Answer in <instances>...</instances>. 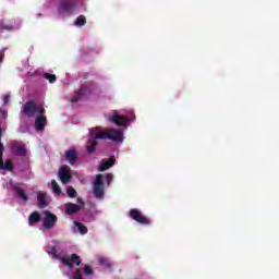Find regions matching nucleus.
Listing matches in <instances>:
<instances>
[{
    "label": "nucleus",
    "instance_id": "obj_1",
    "mask_svg": "<svg viewBox=\"0 0 279 279\" xmlns=\"http://www.w3.org/2000/svg\"><path fill=\"white\" fill-rule=\"evenodd\" d=\"M45 250L52 258L59 260V269L63 276L70 279L93 278V268L87 264H82V258L77 254L65 255L62 251V242L52 240Z\"/></svg>",
    "mask_w": 279,
    "mask_h": 279
},
{
    "label": "nucleus",
    "instance_id": "obj_2",
    "mask_svg": "<svg viewBox=\"0 0 279 279\" xmlns=\"http://www.w3.org/2000/svg\"><path fill=\"white\" fill-rule=\"evenodd\" d=\"M88 0H47L45 10L46 14H56L60 19H66L86 10V3Z\"/></svg>",
    "mask_w": 279,
    "mask_h": 279
},
{
    "label": "nucleus",
    "instance_id": "obj_3",
    "mask_svg": "<svg viewBox=\"0 0 279 279\" xmlns=\"http://www.w3.org/2000/svg\"><path fill=\"white\" fill-rule=\"evenodd\" d=\"M27 119H35L36 132H43L47 126V117H45V107L34 101H28L22 107L20 132H29V126L24 123Z\"/></svg>",
    "mask_w": 279,
    "mask_h": 279
},
{
    "label": "nucleus",
    "instance_id": "obj_4",
    "mask_svg": "<svg viewBox=\"0 0 279 279\" xmlns=\"http://www.w3.org/2000/svg\"><path fill=\"white\" fill-rule=\"evenodd\" d=\"M124 131L117 130V129H99V128H92L89 129V138L86 143V149L88 154H93L95 151V147L97 145V141H112L113 143H118L121 145L123 141H125V136L123 135Z\"/></svg>",
    "mask_w": 279,
    "mask_h": 279
},
{
    "label": "nucleus",
    "instance_id": "obj_5",
    "mask_svg": "<svg viewBox=\"0 0 279 279\" xmlns=\"http://www.w3.org/2000/svg\"><path fill=\"white\" fill-rule=\"evenodd\" d=\"M107 119L111 121V123L121 128V130H126L130 128V123H134V121H136V114L132 108L112 110L107 114Z\"/></svg>",
    "mask_w": 279,
    "mask_h": 279
},
{
    "label": "nucleus",
    "instance_id": "obj_6",
    "mask_svg": "<svg viewBox=\"0 0 279 279\" xmlns=\"http://www.w3.org/2000/svg\"><path fill=\"white\" fill-rule=\"evenodd\" d=\"M114 175L112 173L97 174L94 180V195L97 199H104L106 189L112 184Z\"/></svg>",
    "mask_w": 279,
    "mask_h": 279
},
{
    "label": "nucleus",
    "instance_id": "obj_7",
    "mask_svg": "<svg viewBox=\"0 0 279 279\" xmlns=\"http://www.w3.org/2000/svg\"><path fill=\"white\" fill-rule=\"evenodd\" d=\"M4 189L14 193L15 197L19 199V204H27L29 197L27 193H25V190H23V184L14 183L12 180H9L5 182Z\"/></svg>",
    "mask_w": 279,
    "mask_h": 279
},
{
    "label": "nucleus",
    "instance_id": "obj_8",
    "mask_svg": "<svg viewBox=\"0 0 279 279\" xmlns=\"http://www.w3.org/2000/svg\"><path fill=\"white\" fill-rule=\"evenodd\" d=\"M100 93L101 89H99V87L83 85L76 96L72 98V104H77L80 99H86V97H90V95L99 96Z\"/></svg>",
    "mask_w": 279,
    "mask_h": 279
},
{
    "label": "nucleus",
    "instance_id": "obj_9",
    "mask_svg": "<svg viewBox=\"0 0 279 279\" xmlns=\"http://www.w3.org/2000/svg\"><path fill=\"white\" fill-rule=\"evenodd\" d=\"M129 217L136 221L141 226H151V219H149L141 209L133 208L129 211Z\"/></svg>",
    "mask_w": 279,
    "mask_h": 279
},
{
    "label": "nucleus",
    "instance_id": "obj_10",
    "mask_svg": "<svg viewBox=\"0 0 279 279\" xmlns=\"http://www.w3.org/2000/svg\"><path fill=\"white\" fill-rule=\"evenodd\" d=\"M23 26V21H17L15 22V25H12L10 23V20H1L0 21V31H5V32H16L17 29H21Z\"/></svg>",
    "mask_w": 279,
    "mask_h": 279
},
{
    "label": "nucleus",
    "instance_id": "obj_11",
    "mask_svg": "<svg viewBox=\"0 0 279 279\" xmlns=\"http://www.w3.org/2000/svg\"><path fill=\"white\" fill-rule=\"evenodd\" d=\"M44 215L45 217L43 218V228L46 230L53 228L58 221V217H56V215L51 214L50 211H45Z\"/></svg>",
    "mask_w": 279,
    "mask_h": 279
},
{
    "label": "nucleus",
    "instance_id": "obj_12",
    "mask_svg": "<svg viewBox=\"0 0 279 279\" xmlns=\"http://www.w3.org/2000/svg\"><path fill=\"white\" fill-rule=\"evenodd\" d=\"M59 180L62 182V184H66L71 180V167L69 166H62L59 169Z\"/></svg>",
    "mask_w": 279,
    "mask_h": 279
},
{
    "label": "nucleus",
    "instance_id": "obj_13",
    "mask_svg": "<svg viewBox=\"0 0 279 279\" xmlns=\"http://www.w3.org/2000/svg\"><path fill=\"white\" fill-rule=\"evenodd\" d=\"M77 202L80 205H75L72 203H66L63 208H64V213L66 215H75V213H77V210H80L82 208V206H84V203H82L81 198H77Z\"/></svg>",
    "mask_w": 279,
    "mask_h": 279
},
{
    "label": "nucleus",
    "instance_id": "obj_14",
    "mask_svg": "<svg viewBox=\"0 0 279 279\" xmlns=\"http://www.w3.org/2000/svg\"><path fill=\"white\" fill-rule=\"evenodd\" d=\"M71 230L74 234H88V228L82 222L74 221Z\"/></svg>",
    "mask_w": 279,
    "mask_h": 279
},
{
    "label": "nucleus",
    "instance_id": "obj_15",
    "mask_svg": "<svg viewBox=\"0 0 279 279\" xmlns=\"http://www.w3.org/2000/svg\"><path fill=\"white\" fill-rule=\"evenodd\" d=\"M11 97L12 96L10 94H4L2 96V107L0 108V114L4 119H8V109L5 108V106H10Z\"/></svg>",
    "mask_w": 279,
    "mask_h": 279
},
{
    "label": "nucleus",
    "instance_id": "obj_16",
    "mask_svg": "<svg viewBox=\"0 0 279 279\" xmlns=\"http://www.w3.org/2000/svg\"><path fill=\"white\" fill-rule=\"evenodd\" d=\"M12 151L15 154V156H25L27 150L23 142H14L12 144Z\"/></svg>",
    "mask_w": 279,
    "mask_h": 279
},
{
    "label": "nucleus",
    "instance_id": "obj_17",
    "mask_svg": "<svg viewBox=\"0 0 279 279\" xmlns=\"http://www.w3.org/2000/svg\"><path fill=\"white\" fill-rule=\"evenodd\" d=\"M114 157H111L109 159H102L99 163L98 171H108V169L114 167Z\"/></svg>",
    "mask_w": 279,
    "mask_h": 279
},
{
    "label": "nucleus",
    "instance_id": "obj_18",
    "mask_svg": "<svg viewBox=\"0 0 279 279\" xmlns=\"http://www.w3.org/2000/svg\"><path fill=\"white\" fill-rule=\"evenodd\" d=\"M65 160L69 165H75L77 162V150L71 148L65 151Z\"/></svg>",
    "mask_w": 279,
    "mask_h": 279
},
{
    "label": "nucleus",
    "instance_id": "obj_19",
    "mask_svg": "<svg viewBox=\"0 0 279 279\" xmlns=\"http://www.w3.org/2000/svg\"><path fill=\"white\" fill-rule=\"evenodd\" d=\"M40 221V214L38 211L32 213L28 217V226H36Z\"/></svg>",
    "mask_w": 279,
    "mask_h": 279
},
{
    "label": "nucleus",
    "instance_id": "obj_20",
    "mask_svg": "<svg viewBox=\"0 0 279 279\" xmlns=\"http://www.w3.org/2000/svg\"><path fill=\"white\" fill-rule=\"evenodd\" d=\"M37 202H38L40 208H45L47 206V196L45 195V193H43V192L38 193Z\"/></svg>",
    "mask_w": 279,
    "mask_h": 279
},
{
    "label": "nucleus",
    "instance_id": "obj_21",
    "mask_svg": "<svg viewBox=\"0 0 279 279\" xmlns=\"http://www.w3.org/2000/svg\"><path fill=\"white\" fill-rule=\"evenodd\" d=\"M22 71L24 72L23 75L25 77H27V75H29L31 77L34 76V68H32L31 65H28L27 63L24 64Z\"/></svg>",
    "mask_w": 279,
    "mask_h": 279
},
{
    "label": "nucleus",
    "instance_id": "obj_22",
    "mask_svg": "<svg viewBox=\"0 0 279 279\" xmlns=\"http://www.w3.org/2000/svg\"><path fill=\"white\" fill-rule=\"evenodd\" d=\"M74 25L75 27H84V25H86V16L84 15L77 16L76 20L74 21Z\"/></svg>",
    "mask_w": 279,
    "mask_h": 279
},
{
    "label": "nucleus",
    "instance_id": "obj_23",
    "mask_svg": "<svg viewBox=\"0 0 279 279\" xmlns=\"http://www.w3.org/2000/svg\"><path fill=\"white\" fill-rule=\"evenodd\" d=\"M50 186L54 195H60V193H62V190L60 189V185H58V182H56V180L51 181Z\"/></svg>",
    "mask_w": 279,
    "mask_h": 279
},
{
    "label": "nucleus",
    "instance_id": "obj_24",
    "mask_svg": "<svg viewBox=\"0 0 279 279\" xmlns=\"http://www.w3.org/2000/svg\"><path fill=\"white\" fill-rule=\"evenodd\" d=\"M44 77H45V80H48L50 82V84H53L57 80L56 74L45 73Z\"/></svg>",
    "mask_w": 279,
    "mask_h": 279
},
{
    "label": "nucleus",
    "instance_id": "obj_25",
    "mask_svg": "<svg viewBox=\"0 0 279 279\" xmlns=\"http://www.w3.org/2000/svg\"><path fill=\"white\" fill-rule=\"evenodd\" d=\"M66 193L70 197H77V192L75 191V189H73L72 186H69L66 189Z\"/></svg>",
    "mask_w": 279,
    "mask_h": 279
},
{
    "label": "nucleus",
    "instance_id": "obj_26",
    "mask_svg": "<svg viewBox=\"0 0 279 279\" xmlns=\"http://www.w3.org/2000/svg\"><path fill=\"white\" fill-rule=\"evenodd\" d=\"M99 263L100 265H102V267H110V260H108L107 258H100Z\"/></svg>",
    "mask_w": 279,
    "mask_h": 279
},
{
    "label": "nucleus",
    "instance_id": "obj_27",
    "mask_svg": "<svg viewBox=\"0 0 279 279\" xmlns=\"http://www.w3.org/2000/svg\"><path fill=\"white\" fill-rule=\"evenodd\" d=\"M11 25H16L17 21H23L22 19L9 20Z\"/></svg>",
    "mask_w": 279,
    "mask_h": 279
},
{
    "label": "nucleus",
    "instance_id": "obj_28",
    "mask_svg": "<svg viewBox=\"0 0 279 279\" xmlns=\"http://www.w3.org/2000/svg\"><path fill=\"white\" fill-rule=\"evenodd\" d=\"M3 62V51H0V64Z\"/></svg>",
    "mask_w": 279,
    "mask_h": 279
},
{
    "label": "nucleus",
    "instance_id": "obj_29",
    "mask_svg": "<svg viewBox=\"0 0 279 279\" xmlns=\"http://www.w3.org/2000/svg\"><path fill=\"white\" fill-rule=\"evenodd\" d=\"M43 16H45L43 13H38V14L36 15V19H43Z\"/></svg>",
    "mask_w": 279,
    "mask_h": 279
}]
</instances>
